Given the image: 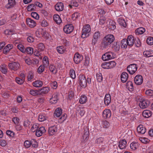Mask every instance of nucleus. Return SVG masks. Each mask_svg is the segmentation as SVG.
<instances>
[{"instance_id": "obj_1", "label": "nucleus", "mask_w": 153, "mask_h": 153, "mask_svg": "<svg viewBox=\"0 0 153 153\" xmlns=\"http://www.w3.org/2000/svg\"><path fill=\"white\" fill-rule=\"evenodd\" d=\"M114 36L112 34H108L103 39L101 46L104 48H105L114 40Z\"/></svg>"}, {"instance_id": "obj_2", "label": "nucleus", "mask_w": 153, "mask_h": 153, "mask_svg": "<svg viewBox=\"0 0 153 153\" xmlns=\"http://www.w3.org/2000/svg\"><path fill=\"white\" fill-rule=\"evenodd\" d=\"M91 30L90 26L88 24H87L85 25L82 30V33L81 37L84 38L89 36Z\"/></svg>"}, {"instance_id": "obj_3", "label": "nucleus", "mask_w": 153, "mask_h": 153, "mask_svg": "<svg viewBox=\"0 0 153 153\" xmlns=\"http://www.w3.org/2000/svg\"><path fill=\"white\" fill-rule=\"evenodd\" d=\"M79 85L83 88H85L87 85V79L83 74H80L79 76Z\"/></svg>"}, {"instance_id": "obj_4", "label": "nucleus", "mask_w": 153, "mask_h": 153, "mask_svg": "<svg viewBox=\"0 0 153 153\" xmlns=\"http://www.w3.org/2000/svg\"><path fill=\"white\" fill-rule=\"evenodd\" d=\"M8 66L11 70L17 71L19 68L20 65L18 62H13L9 63Z\"/></svg>"}, {"instance_id": "obj_5", "label": "nucleus", "mask_w": 153, "mask_h": 153, "mask_svg": "<svg viewBox=\"0 0 153 153\" xmlns=\"http://www.w3.org/2000/svg\"><path fill=\"white\" fill-rule=\"evenodd\" d=\"M137 67L135 64H132L128 66L127 71L131 74H133L136 71Z\"/></svg>"}, {"instance_id": "obj_6", "label": "nucleus", "mask_w": 153, "mask_h": 153, "mask_svg": "<svg viewBox=\"0 0 153 153\" xmlns=\"http://www.w3.org/2000/svg\"><path fill=\"white\" fill-rule=\"evenodd\" d=\"M114 57V53L112 52H108L105 53L102 57V59L104 61L108 60Z\"/></svg>"}, {"instance_id": "obj_7", "label": "nucleus", "mask_w": 153, "mask_h": 153, "mask_svg": "<svg viewBox=\"0 0 153 153\" xmlns=\"http://www.w3.org/2000/svg\"><path fill=\"white\" fill-rule=\"evenodd\" d=\"M150 104L149 101L146 100H142L140 101L139 105L140 108L142 109H144L147 108Z\"/></svg>"}, {"instance_id": "obj_8", "label": "nucleus", "mask_w": 153, "mask_h": 153, "mask_svg": "<svg viewBox=\"0 0 153 153\" xmlns=\"http://www.w3.org/2000/svg\"><path fill=\"white\" fill-rule=\"evenodd\" d=\"M83 57L78 53H76L74 57V60L75 63L78 64L82 60Z\"/></svg>"}, {"instance_id": "obj_9", "label": "nucleus", "mask_w": 153, "mask_h": 153, "mask_svg": "<svg viewBox=\"0 0 153 153\" xmlns=\"http://www.w3.org/2000/svg\"><path fill=\"white\" fill-rule=\"evenodd\" d=\"M74 29L73 26L71 24L65 25L63 28L64 32L66 33H69L72 32Z\"/></svg>"}, {"instance_id": "obj_10", "label": "nucleus", "mask_w": 153, "mask_h": 153, "mask_svg": "<svg viewBox=\"0 0 153 153\" xmlns=\"http://www.w3.org/2000/svg\"><path fill=\"white\" fill-rule=\"evenodd\" d=\"M134 81L136 85H141L143 82V78L142 76L140 75H136L134 77Z\"/></svg>"}, {"instance_id": "obj_11", "label": "nucleus", "mask_w": 153, "mask_h": 153, "mask_svg": "<svg viewBox=\"0 0 153 153\" xmlns=\"http://www.w3.org/2000/svg\"><path fill=\"white\" fill-rule=\"evenodd\" d=\"M46 132V130L44 127H41L38 128L36 132V135L37 137H40L44 134Z\"/></svg>"}, {"instance_id": "obj_12", "label": "nucleus", "mask_w": 153, "mask_h": 153, "mask_svg": "<svg viewBox=\"0 0 153 153\" xmlns=\"http://www.w3.org/2000/svg\"><path fill=\"white\" fill-rule=\"evenodd\" d=\"M100 36V33L99 31H97L94 33L92 42V45H95Z\"/></svg>"}, {"instance_id": "obj_13", "label": "nucleus", "mask_w": 153, "mask_h": 153, "mask_svg": "<svg viewBox=\"0 0 153 153\" xmlns=\"http://www.w3.org/2000/svg\"><path fill=\"white\" fill-rule=\"evenodd\" d=\"M128 45L129 46H132L135 42L134 38L132 35L129 36L127 39Z\"/></svg>"}, {"instance_id": "obj_14", "label": "nucleus", "mask_w": 153, "mask_h": 153, "mask_svg": "<svg viewBox=\"0 0 153 153\" xmlns=\"http://www.w3.org/2000/svg\"><path fill=\"white\" fill-rule=\"evenodd\" d=\"M26 22L27 25L31 28L34 27L36 25L35 21L29 18L27 19Z\"/></svg>"}, {"instance_id": "obj_15", "label": "nucleus", "mask_w": 153, "mask_h": 153, "mask_svg": "<svg viewBox=\"0 0 153 153\" xmlns=\"http://www.w3.org/2000/svg\"><path fill=\"white\" fill-rule=\"evenodd\" d=\"M57 131V127L54 126H51L49 128L48 134L50 135L54 134Z\"/></svg>"}, {"instance_id": "obj_16", "label": "nucleus", "mask_w": 153, "mask_h": 153, "mask_svg": "<svg viewBox=\"0 0 153 153\" xmlns=\"http://www.w3.org/2000/svg\"><path fill=\"white\" fill-rule=\"evenodd\" d=\"M64 6L62 3H57L55 5V8L56 10L58 11H61L64 9Z\"/></svg>"}, {"instance_id": "obj_17", "label": "nucleus", "mask_w": 153, "mask_h": 153, "mask_svg": "<svg viewBox=\"0 0 153 153\" xmlns=\"http://www.w3.org/2000/svg\"><path fill=\"white\" fill-rule=\"evenodd\" d=\"M16 3L15 0H8V3L5 7L7 9L12 8L15 5Z\"/></svg>"}, {"instance_id": "obj_18", "label": "nucleus", "mask_w": 153, "mask_h": 153, "mask_svg": "<svg viewBox=\"0 0 153 153\" xmlns=\"http://www.w3.org/2000/svg\"><path fill=\"white\" fill-rule=\"evenodd\" d=\"M102 115L105 118H109L111 115V111L108 109L104 110L103 112Z\"/></svg>"}, {"instance_id": "obj_19", "label": "nucleus", "mask_w": 153, "mask_h": 153, "mask_svg": "<svg viewBox=\"0 0 153 153\" xmlns=\"http://www.w3.org/2000/svg\"><path fill=\"white\" fill-rule=\"evenodd\" d=\"M126 141L124 139L120 140L119 142V147L121 149L126 148Z\"/></svg>"}, {"instance_id": "obj_20", "label": "nucleus", "mask_w": 153, "mask_h": 153, "mask_svg": "<svg viewBox=\"0 0 153 153\" xmlns=\"http://www.w3.org/2000/svg\"><path fill=\"white\" fill-rule=\"evenodd\" d=\"M137 130L139 133L143 134L145 133L146 129L142 125H140L137 127Z\"/></svg>"}, {"instance_id": "obj_21", "label": "nucleus", "mask_w": 153, "mask_h": 153, "mask_svg": "<svg viewBox=\"0 0 153 153\" xmlns=\"http://www.w3.org/2000/svg\"><path fill=\"white\" fill-rule=\"evenodd\" d=\"M128 78V74L125 72H123L121 76V79L123 82H126Z\"/></svg>"}, {"instance_id": "obj_22", "label": "nucleus", "mask_w": 153, "mask_h": 153, "mask_svg": "<svg viewBox=\"0 0 153 153\" xmlns=\"http://www.w3.org/2000/svg\"><path fill=\"white\" fill-rule=\"evenodd\" d=\"M58 95L57 94H54L52 97L50 98V102L51 104L56 103L58 100Z\"/></svg>"}, {"instance_id": "obj_23", "label": "nucleus", "mask_w": 153, "mask_h": 153, "mask_svg": "<svg viewBox=\"0 0 153 153\" xmlns=\"http://www.w3.org/2000/svg\"><path fill=\"white\" fill-rule=\"evenodd\" d=\"M145 31V29L143 27H140L137 29L135 31L136 34L138 35L143 34Z\"/></svg>"}, {"instance_id": "obj_24", "label": "nucleus", "mask_w": 153, "mask_h": 153, "mask_svg": "<svg viewBox=\"0 0 153 153\" xmlns=\"http://www.w3.org/2000/svg\"><path fill=\"white\" fill-rule=\"evenodd\" d=\"M111 96L109 94H106L104 98V103L105 105H108L111 102Z\"/></svg>"}, {"instance_id": "obj_25", "label": "nucleus", "mask_w": 153, "mask_h": 153, "mask_svg": "<svg viewBox=\"0 0 153 153\" xmlns=\"http://www.w3.org/2000/svg\"><path fill=\"white\" fill-rule=\"evenodd\" d=\"M13 46L10 44L7 45L3 49V52L4 54H6L8 53L12 48Z\"/></svg>"}, {"instance_id": "obj_26", "label": "nucleus", "mask_w": 153, "mask_h": 153, "mask_svg": "<svg viewBox=\"0 0 153 153\" xmlns=\"http://www.w3.org/2000/svg\"><path fill=\"white\" fill-rule=\"evenodd\" d=\"M144 56L146 57H150L153 56V51L152 50L146 51L143 52Z\"/></svg>"}, {"instance_id": "obj_27", "label": "nucleus", "mask_w": 153, "mask_h": 153, "mask_svg": "<svg viewBox=\"0 0 153 153\" xmlns=\"http://www.w3.org/2000/svg\"><path fill=\"white\" fill-rule=\"evenodd\" d=\"M33 85L36 87L39 88L41 87L43 85L42 82L40 80H36L33 82Z\"/></svg>"}, {"instance_id": "obj_28", "label": "nucleus", "mask_w": 153, "mask_h": 153, "mask_svg": "<svg viewBox=\"0 0 153 153\" xmlns=\"http://www.w3.org/2000/svg\"><path fill=\"white\" fill-rule=\"evenodd\" d=\"M54 21L57 24H59L62 22V20L59 16L57 14H55L53 17Z\"/></svg>"}, {"instance_id": "obj_29", "label": "nucleus", "mask_w": 153, "mask_h": 153, "mask_svg": "<svg viewBox=\"0 0 153 153\" xmlns=\"http://www.w3.org/2000/svg\"><path fill=\"white\" fill-rule=\"evenodd\" d=\"M89 132L87 130H85L84 131V134L82 136L83 140L86 142L88 139L89 137Z\"/></svg>"}, {"instance_id": "obj_30", "label": "nucleus", "mask_w": 153, "mask_h": 153, "mask_svg": "<svg viewBox=\"0 0 153 153\" xmlns=\"http://www.w3.org/2000/svg\"><path fill=\"white\" fill-rule=\"evenodd\" d=\"M152 114L151 112L149 110H145L143 112V116L146 118H148L150 117Z\"/></svg>"}, {"instance_id": "obj_31", "label": "nucleus", "mask_w": 153, "mask_h": 153, "mask_svg": "<svg viewBox=\"0 0 153 153\" xmlns=\"http://www.w3.org/2000/svg\"><path fill=\"white\" fill-rule=\"evenodd\" d=\"M50 90L49 88L48 87H45L39 90L40 94H45L48 92Z\"/></svg>"}, {"instance_id": "obj_32", "label": "nucleus", "mask_w": 153, "mask_h": 153, "mask_svg": "<svg viewBox=\"0 0 153 153\" xmlns=\"http://www.w3.org/2000/svg\"><path fill=\"white\" fill-rule=\"evenodd\" d=\"M27 10L29 11L35 10L36 9V5L35 4H32L29 5L27 7Z\"/></svg>"}, {"instance_id": "obj_33", "label": "nucleus", "mask_w": 153, "mask_h": 153, "mask_svg": "<svg viewBox=\"0 0 153 153\" xmlns=\"http://www.w3.org/2000/svg\"><path fill=\"white\" fill-rule=\"evenodd\" d=\"M1 71L4 74H6L7 73V69L6 65H2L0 66Z\"/></svg>"}, {"instance_id": "obj_34", "label": "nucleus", "mask_w": 153, "mask_h": 153, "mask_svg": "<svg viewBox=\"0 0 153 153\" xmlns=\"http://www.w3.org/2000/svg\"><path fill=\"white\" fill-rule=\"evenodd\" d=\"M62 109L60 108H58L54 112V114L57 117H59L62 114Z\"/></svg>"}, {"instance_id": "obj_35", "label": "nucleus", "mask_w": 153, "mask_h": 153, "mask_svg": "<svg viewBox=\"0 0 153 153\" xmlns=\"http://www.w3.org/2000/svg\"><path fill=\"white\" fill-rule=\"evenodd\" d=\"M115 24V22L114 21L110 20L109 21V24L108 26L110 28L114 30L116 28Z\"/></svg>"}, {"instance_id": "obj_36", "label": "nucleus", "mask_w": 153, "mask_h": 153, "mask_svg": "<svg viewBox=\"0 0 153 153\" xmlns=\"http://www.w3.org/2000/svg\"><path fill=\"white\" fill-rule=\"evenodd\" d=\"M47 118H48L46 115L41 114L39 115L38 120L40 122H43L47 120Z\"/></svg>"}, {"instance_id": "obj_37", "label": "nucleus", "mask_w": 153, "mask_h": 153, "mask_svg": "<svg viewBox=\"0 0 153 153\" xmlns=\"http://www.w3.org/2000/svg\"><path fill=\"white\" fill-rule=\"evenodd\" d=\"M87 101V97L85 95H82L81 96L79 102L81 104L85 103Z\"/></svg>"}, {"instance_id": "obj_38", "label": "nucleus", "mask_w": 153, "mask_h": 153, "mask_svg": "<svg viewBox=\"0 0 153 153\" xmlns=\"http://www.w3.org/2000/svg\"><path fill=\"white\" fill-rule=\"evenodd\" d=\"M57 51L60 54H62L65 51V49L62 46H59L57 47Z\"/></svg>"}, {"instance_id": "obj_39", "label": "nucleus", "mask_w": 153, "mask_h": 153, "mask_svg": "<svg viewBox=\"0 0 153 153\" xmlns=\"http://www.w3.org/2000/svg\"><path fill=\"white\" fill-rule=\"evenodd\" d=\"M128 45L126 39H123L121 41V46L123 48H126Z\"/></svg>"}, {"instance_id": "obj_40", "label": "nucleus", "mask_w": 153, "mask_h": 153, "mask_svg": "<svg viewBox=\"0 0 153 153\" xmlns=\"http://www.w3.org/2000/svg\"><path fill=\"white\" fill-rule=\"evenodd\" d=\"M30 94L33 96H36L39 95L40 94L39 90H34L33 89L31 90L30 91Z\"/></svg>"}, {"instance_id": "obj_41", "label": "nucleus", "mask_w": 153, "mask_h": 153, "mask_svg": "<svg viewBox=\"0 0 153 153\" xmlns=\"http://www.w3.org/2000/svg\"><path fill=\"white\" fill-rule=\"evenodd\" d=\"M49 68L50 71L53 74H55L57 73L56 68L54 65H51L49 66Z\"/></svg>"}, {"instance_id": "obj_42", "label": "nucleus", "mask_w": 153, "mask_h": 153, "mask_svg": "<svg viewBox=\"0 0 153 153\" xmlns=\"http://www.w3.org/2000/svg\"><path fill=\"white\" fill-rule=\"evenodd\" d=\"M118 22L120 25L123 26V27H126V25L124 19H118Z\"/></svg>"}, {"instance_id": "obj_43", "label": "nucleus", "mask_w": 153, "mask_h": 153, "mask_svg": "<svg viewBox=\"0 0 153 153\" xmlns=\"http://www.w3.org/2000/svg\"><path fill=\"white\" fill-rule=\"evenodd\" d=\"M120 48V45L117 42L114 43L112 46V48L115 51H118Z\"/></svg>"}, {"instance_id": "obj_44", "label": "nucleus", "mask_w": 153, "mask_h": 153, "mask_svg": "<svg viewBox=\"0 0 153 153\" xmlns=\"http://www.w3.org/2000/svg\"><path fill=\"white\" fill-rule=\"evenodd\" d=\"M25 53H27L28 54L31 55L33 53V49L31 47H28L25 48Z\"/></svg>"}, {"instance_id": "obj_45", "label": "nucleus", "mask_w": 153, "mask_h": 153, "mask_svg": "<svg viewBox=\"0 0 153 153\" xmlns=\"http://www.w3.org/2000/svg\"><path fill=\"white\" fill-rule=\"evenodd\" d=\"M130 147L131 149L133 150H135L138 147V144L137 143L132 142L130 144Z\"/></svg>"}, {"instance_id": "obj_46", "label": "nucleus", "mask_w": 153, "mask_h": 153, "mask_svg": "<svg viewBox=\"0 0 153 153\" xmlns=\"http://www.w3.org/2000/svg\"><path fill=\"white\" fill-rule=\"evenodd\" d=\"M78 6V4L77 2L74 0L72 1L71 2V4L69 5V6L71 8H72V6L77 7Z\"/></svg>"}, {"instance_id": "obj_47", "label": "nucleus", "mask_w": 153, "mask_h": 153, "mask_svg": "<svg viewBox=\"0 0 153 153\" xmlns=\"http://www.w3.org/2000/svg\"><path fill=\"white\" fill-rule=\"evenodd\" d=\"M16 81L18 84L20 85L22 84L25 81L23 78V79H21L19 77H16Z\"/></svg>"}, {"instance_id": "obj_48", "label": "nucleus", "mask_w": 153, "mask_h": 153, "mask_svg": "<svg viewBox=\"0 0 153 153\" xmlns=\"http://www.w3.org/2000/svg\"><path fill=\"white\" fill-rule=\"evenodd\" d=\"M18 48L23 53H25V48L24 46L21 44H18L17 45Z\"/></svg>"}, {"instance_id": "obj_49", "label": "nucleus", "mask_w": 153, "mask_h": 153, "mask_svg": "<svg viewBox=\"0 0 153 153\" xmlns=\"http://www.w3.org/2000/svg\"><path fill=\"white\" fill-rule=\"evenodd\" d=\"M43 64H44L43 65H44V66H45L46 67L48 66V64H49V62H48V58L47 57L45 56L43 58Z\"/></svg>"}, {"instance_id": "obj_50", "label": "nucleus", "mask_w": 153, "mask_h": 153, "mask_svg": "<svg viewBox=\"0 0 153 153\" xmlns=\"http://www.w3.org/2000/svg\"><path fill=\"white\" fill-rule=\"evenodd\" d=\"M147 43L149 45H153V38L151 37H148L146 39Z\"/></svg>"}, {"instance_id": "obj_51", "label": "nucleus", "mask_w": 153, "mask_h": 153, "mask_svg": "<svg viewBox=\"0 0 153 153\" xmlns=\"http://www.w3.org/2000/svg\"><path fill=\"white\" fill-rule=\"evenodd\" d=\"M146 94L149 97H152L153 96V91L149 89L147 90L146 91Z\"/></svg>"}, {"instance_id": "obj_52", "label": "nucleus", "mask_w": 153, "mask_h": 153, "mask_svg": "<svg viewBox=\"0 0 153 153\" xmlns=\"http://www.w3.org/2000/svg\"><path fill=\"white\" fill-rule=\"evenodd\" d=\"M97 79L99 82H101L102 80V74L100 73H98L97 74Z\"/></svg>"}, {"instance_id": "obj_53", "label": "nucleus", "mask_w": 153, "mask_h": 153, "mask_svg": "<svg viewBox=\"0 0 153 153\" xmlns=\"http://www.w3.org/2000/svg\"><path fill=\"white\" fill-rule=\"evenodd\" d=\"M70 74L71 77L73 79H75L76 77L75 72L74 70H71L70 72Z\"/></svg>"}, {"instance_id": "obj_54", "label": "nucleus", "mask_w": 153, "mask_h": 153, "mask_svg": "<svg viewBox=\"0 0 153 153\" xmlns=\"http://www.w3.org/2000/svg\"><path fill=\"white\" fill-rule=\"evenodd\" d=\"M103 141V138L100 137L97 139L95 140V143L97 144L100 145Z\"/></svg>"}, {"instance_id": "obj_55", "label": "nucleus", "mask_w": 153, "mask_h": 153, "mask_svg": "<svg viewBox=\"0 0 153 153\" xmlns=\"http://www.w3.org/2000/svg\"><path fill=\"white\" fill-rule=\"evenodd\" d=\"M77 111L79 114L81 116H83L84 115L85 112L84 109L83 108H79Z\"/></svg>"}, {"instance_id": "obj_56", "label": "nucleus", "mask_w": 153, "mask_h": 153, "mask_svg": "<svg viewBox=\"0 0 153 153\" xmlns=\"http://www.w3.org/2000/svg\"><path fill=\"white\" fill-rule=\"evenodd\" d=\"M31 144V141L28 140H26L24 143V146L26 148H29Z\"/></svg>"}, {"instance_id": "obj_57", "label": "nucleus", "mask_w": 153, "mask_h": 153, "mask_svg": "<svg viewBox=\"0 0 153 153\" xmlns=\"http://www.w3.org/2000/svg\"><path fill=\"white\" fill-rule=\"evenodd\" d=\"M44 66L43 65H41L39 67L37 70V72L38 73H41L44 71Z\"/></svg>"}, {"instance_id": "obj_58", "label": "nucleus", "mask_w": 153, "mask_h": 153, "mask_svg": "<svg viewBox=\"0 0 153 153\" xmlns=\"http://www.w3.org/2000/svg\"><path fill=\"white\" fill-rule=\"evenodd\" d=\"M106 18L104 17H101L99 22V24L100 25H103L105 22Z\"/></svg>"}, {"instance_id": "obj_59", "label": "nucleus", "mask_w": 153, "mask_h": 153, "mask_svg": "<svg viewBox=\"0 0 153 153\" xmlns=\"http://www.w3.org/2000/svg\"><path fill=\"white\" fill-rule=\"evenodd\" d=\"M31 16L36 19H38L39 18V15L36 12H32L31 13Z\"/></svg>"}, {"instance_id": "obj_60", "label": "nucleus", "mask_w": 153, "mask_h": 153, "mask_svg": "<svg viewBox=\"0 0 153 153\" xmlns=\"http://www.w3.org/2000/svg\"><path fill=\"white\" fill-rule=\"evenodd\" d=\"M38 126L37 124H34L33 125L31 128V130L32 131L34 132L35 131H36L38 129Z\"/></svg>"}, {"instance_id": "obj_61", "label": "nucleus", "mask_w": 153, "mask_h": 153, "mask_svg": "<svg viewBox=\"0 0 153 153\" xmlns=\"http://www.w3.org/2000/svg\"><path fill=\"white\" fill-rule=\"evenodd\" d=\"M37 46L38 49L40 51H43L45 48L44 45L42 43H39L37 45Z\"/></svg>"}, {"instance_id": "obj_62", "label": "nucleus", "mask_w": 153, "mask_h": 153, "mask_svg": "<svg viewBox=\"0 0 153 153\" xmlns=\"http://www.w3.org/2000/svg\"><path fill=\"white\" fill-rule=\"evenodd\" d=\"M41 24L42 27H45L48 26V24L46 20H43L41 21Z\"/></svg>"}, {"instance_id": "obj_63", "label": "nucleus", "mask_w": 153, "mask_h": 153, "mask_svg": "<svg viewBox=\"0 0 153 153\" xmlns=\"http://www.w3.org/2000/svg\"><path fill=\"white\" fill-rule=\"evenodd\" d=\"M128 88L130 91H132L134 89V86L132 82H129L128 83Z\"/></svg>"}, {"instance_id": "obj_64", "label": "nucleus", "mask_w": 153, "mask_h": 153, "mask_svg": "<svg viewBox=\"0 0 153 153\" xmlns=\"http://www.w3.org/2000/svg\"><path fill=\"white\" fill-rule=\"evenodd\" d=\"M6 133L7 135L11 137H13L14 135V133L9 130L7 131Z\"/></svg>"}]
</instances>
